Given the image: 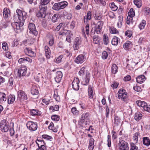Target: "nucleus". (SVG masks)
<instances>
[{
    "mask_svg": "<svg viewBox=\"0 0 150 150\" xmlns=\"http://www.w3.org/2000/svg\"><path fill=\"white\" fill-rule=\"evenodd\" d=\"M0 127L2 131L7 132L9 129L8 122L6 120H3L1 122Z\"/></svg>",
    "mask_w": 150,
    "mask_h": 150,
    "instance_id": "obj_1",
    "label": "nucleus"
},
{
    "mask_svg": "<svg viewBox=\"0 0 150 150\" xmlns=\"http://www.w3.org/2000/svg\"><path fill=\"white\" fill-rule=\"evenodd\" d=\"M118 98L124 102L127 101V93L124 90L120 89L118 92Z\"/></svg>",
    "mask_w": 150,
    "mask_h": 150,
    "instance_id": "obj_2",
    "label": "nucleus"
},
{
    "mask_svg": "<svg viewBox=\"0 0 150 150\" xmlns=\"http://www.w3.org/2000/svg\"><path fill=\"white\" fill-rule=\"evenodd\" d=\"M16 12L17 13L19 20L21 21H24L27 17V13L24 11H22L21 10L18 9Z\"/></svg>",
    "mask_w": 150,
    "mask_h": 150,
    "instance_id": "obj_3",
    "label": "nucleus"
},
{
    "mask_svg": "<svg viewBox=\"0 0 150 150\" xmlns=\"http://www.w3.org/2000/svg\"><path fill=\"white\" fill-rule=\"evenodd\" d=\"M40 10L36 14V16L38 17H40L42 18H45V13L47 9V6L42 7L40 6Z\"/></svg>",
    "mask_w": 150,
    "mask_h": 150,
    "instance_id": "obj_4",
    "label": "nucleus"
},
{
    "mask_svg": "<svg viewBox=\"0 0 150 150\" xmlns=\"http://www.w3.org/2000/svg\"><path fill=\"white\" fill-rule=\"evenodd\" d=\"M27 128L30 131H35L37 129L38 125L37 122L32 121H29L26 124Z\"/></svg>",
    "mask_w": 150,
    "mask_h": 150,
    "instance_id": "obj_5",
    "label": "nucleus"
},
{
    "mask_svg": "<svg viewBox=\"0 0 150 150\" xmlns=\"http://www.w3.org/2000/svg\"><path fill=\"white\" fill-rule=\"evenodd\" d=\"M18 99L20 101H23L27 99V97L25 92L22 90H19L17 92Z\"/></svg>",
    "mask_w": 150,
    "mask_h": 150,
    "instance_id": "obj_6",
    "label": "nucleus"
},
{
    "mask_svg": "<svg viewBox=\"0 0 150 150\" xmlns=\"http://www.w3.org/2000/svg\"><path fill=\"white\" fill-rule=\"evenodd\" d=\"M103 23V21H100L96 24L94 31L97 34H99L100 33L102 30Z\"/></svg>",
    "mask_w": 150,
    "mask_h": 150,
    "instance_id": "obj_7",
    "label": "nucleus"
},
{
    "mask_svg": "<svg viewBox=\"0 0 150 150\" xmlns=\"http://www.w3.org/2000/svg\"><path fill=\"white\" fill-rule=\"evenodd\" d=\"M90 114L88 112H86L82 114L81 117L79 120V123L80 124H83L85 122H87L89 120Z\"/></svg>",
    "mask_w": 150,
    "mask_h": 150,
    "instance_id": "obj_8",
    "label": "nucleus"
},
{
    "mask_svg": "<svg viewBox=\"0 0 150 150\" xmlns=\"http://www.w3.org/2000/svg\"><path fill=\"white\" fill-rule=\"evenodd\" d=\"M28 28L30 30L29 33L36 36L38 34V32L36 30L35 25L30 23L28 25Z\"/></svg>",
    "mask_w": 150,
    "mask_h": 150,
    "instance_id": "obj_9",
    "label": "nucleus"
},
{
    "mask_svg": "<svg viewBox=\"0 0 150 150\" xmlns=\"http://www.w3.org/2000/svg\"><path fill=\"white\" fill-rule=\"evenodd\" d=\"M81 44V40L79 37L75 38L74 44V50H77L79 48Z\"/></svg>",
    "mask_w": 150,
    "mask_h": 150,
    "instance_id": "obj_10",
    "label": "nucleus"
},
{
    "mask_svg": "<svg viewBox=\"0 0 150 150\" xmlns=\"http://www.w3.org/2000/svg\"><path fill=\"white\" fill-rule=\"evenodd\" d=\"M23 25V23H18L17 22H13L11 23V25L14 31L16 32H18V30H19L21 27Z\"/></svg>",
    "mask_w": 150,
    "mask_h": 150,
    "instance_id": "obj_11",
    "label": "nucleus"
},
{
    "mask_svg": "<svg viewBox=\"0 0 150 150\" xmlns=\"http://www.w3.org/2000/svg\"><path fill=\"white\" fill-rule=\"evenodd\" d=\"M27 69L25 66H21L18 69V75L19 77L24 76L26 73Z\"/></svg>",
    "mask_w": 150,
    "mask_h": 150,
    "instance_id": "obj_12",
    "label": "nucleus"
},
{
    "mask_svg": "<svg viewBox=\"0 0 150 150\" xmlns=\"http://www.w3.org/2000/svg\"><path fill=\"white\" fill-rule=\"evenodd\" d=\"M86 60L85 56L83 54L79 55L76 59L75 62L77 63H82Z\"/></svg>",
    "mask_w": 150,
    "mask_h": 150,
    "instance_id": "obj_13",
    "label": "nucleus"
},
{
    "mask_svg": "<svg viewBox=\"0 0 150 150\" xmlns=\"http://www.w3.org/2000/svg\"><path fill=\"white\" fill-rule=\"evenodd\" d=\"M79 81L78 78L74 79L72 83V86L73 89L77 91L79 89Z\"/></svg>",
    "mask_w": 150,
    "mask_h": 150,
    "instance_id": "obj_14",
    "label": "nucleus"
},
{
    "mask_svg": "<svg viewBox=\"0 0 150 150\" xmlns=\"http://www.w3.org/2000/svg\"><path fill=\"white\" fill-rule=\"evenodd\" d=\"M62 77V74L61 71H59L57 72L54 78L56 82L59 83L61 81Z\"/></svg>",
    "mask_w": 150,
    "mask_h": 150,
    "instance_id": "obj_15",
    "label": "nucleus"
},
{
    "mask_svg": "<svg viewBox=\"0 0 150 150\" xmlns=\"http://www.w3.org/2000/svg\"><path fill=\"white\" fill-rule=\"evenodd\" d=\"M133 44L132 42L127 41L123 45V47L126 50H129L132 46Z\"/></svg>",
    "mask_w": 150,
    "mask_h": 150,
    "instance_id": "obj_16",
    "label": "nucleus"
},
{
    "mask_svg": "<svg viewBox=\"0 0 150 150\" xmlns=\"http://www.w3.org/2000/svg\"><path fill=\"white\" fill-rule=\"evenodd\" d=\"M90 73L88 72H86L85 78L81 82V83L84 85H87L90 81Z\"/></svg>",
    "mask_w": 150,
    "mask_h": 150,
    "instance_id": "obj_17",
    "label": "nucleus"
},
{
    "mask_svg": "<svg viewBox=\"0 0 150 150\" xmlns=\"http://www.w3.org/2000/svg\"><path fill=\"white\" fill-rule=\"evenodd\" d=\"M24 52L26 54L31 57H35L36 55L31 48H26L24 50Z\"/></svg>",
    "mask_w": 150,
    "mask_h": 150,
    "instance_id": "obj_18",
    "label": "nucleus"
},
{
    "mask_svg": "<svg viewBox=\"0 0 150 150\" xmlns=\"http://www.w3.org/2000/svg\"><path fill=\"white\" fill-rule=\"evenodd\" d=\"M119 148L129 149L128 143L122 140L119 143Z\"/></svg>",
    "mask_w": 150,
    "mask_h": 150,
    "instance_id": "obj_19",
    "label": "nucleus"
},
{
    "mask_svg": "<svg viewBox=\"0 0 150 150\" xmlns=\"http://www.w3.org/2000/svg\"><path fill=\"white\" fill-rule=\"evenodd\" d=\"M91 11L88 12L87 15L85 16L84 18V21L85 24H88V20L91 19Z\"/></svg>",
    "mask_w": 150,
    "mask_h": 150,
    "instance_id": "obj_20",
    "label": "nucleus"
},
{
    "mask_svg": "<svg viewBox=\"0 0 150 150\" xmlns=\"http://www.w3.org/2000/svg\"><path fill=\"white\" fill-rule=\"evenodd\" d=\"M120 40L119 38L116 36H114L112 40L111 44L114 46H116L117 45L119 42H120Z\"/></svg>",
    "mask_w": 150,
    "mask_h": 150,
    "instance_id": "obj_21",
    "label": "nucleus"
},
{
    "mask_svg": "<svg viewBox=\"0 0 150 150\" xmlns=\"http://www.w3.org/2000/svg\"><path fill=\"white\" fill-rule=\"evenodd\" d=\"M45 56L47 59H49L50 57L51 51L49 47L47 46H45Z\"/></svg>",
    "mask_w": 150,
    "mask_h": 150,
    "instance_id": "obj_22",
    "label": "nucleus"
},
{
    "mask_svg": "<svg viewBox=\"0 0 150 150\" xmlns=\"http://www.w3.org/2000/svg\"><path fill=\"white\" fill-rule=\"evenodd\" d=\"M71 33V32L70 30H61L59 33V35H62V36H65L66 37L67 36Z\"/></svg>",
    "mask_w": 150,
    "mask_h": 150,
    "instance_id": "obj_23",
    "label": "nucleus"
},
{
    "mask_svg": "<svg viewBox=\"0 0 150 150\" xmlns=\"http://www.w3.org/2000/svg\"><path fill=\"white\" fill-rule=\"evenodd\" d=\"M145 78L143 75L139 76L136 78L137 82L139 83H142L145 81Z\"/></svg>",
    "mask_w": 150,
    "mask_h": 150,
    "instance_id": "obj_24",
    "label": "nucleus"
},
{
    "mask_svg": "<svg viewBox=\"0 0 150 150\" xmlns=\"http://www.w3.org/2000/svg\"><path fill=\"white\" fill-rule=\"evenodd\" d=\"M15 96L13 95H10L8 98V102L9 104L13 103L15 101Z\"/></svg>",
    "mask_w": 150,
    "mask_h": 150,
    "instance_id": "obj_25",
    "label": "nucleus"
},
{
    "mask_svg": "<svg viewBox=\"0 0 150 150\" xmlns=\"http://www.w3.org/2000/svg\"><path fill=\"white\" fill-rule=\"evenodd\" d=\"M94 140L93 138H91L89 140V145L88 148L89 150H93V149L94 145Z\"/></svg>",
    "mask_w": 150,
    "mask_h": 150,
    "instance_id": "obj_26",
    "label": "nucleus"
},
{
    "mask_svg": "<svg viewBox=\"0 0 150 150\" xmlns=\"http://www.w3.org/2000/svg\"><path fill=\"white\" fill-rule=\"evenodd\" d=\"M31 93L33 95H37L38 93V91L36 86H33L31 89Z\"/></svg>",
    "mask_w": 150,
    "mask_h": 150,
    "instance_id": "obj_27",
    "label": "nucleus"
},
{
    "mask_svg": "<svg viewBox=\"0 0 150 150\" xmlns=\"http://www.w3.org/2000/svg\"><path fill=\"white\" fill-rule=\"evenodd\" d=\"M142 115L141 113L139 112H136L134 115V118L137 121L140 120L142 117Z\"/></svg>",
    "mask_w": 150,
    "mask_h": 150,
    "instance_id": "obj_28",
    "label": "nucleus"
},
{
    "mask_svg": "<svg viewBox=\"0 0 150 150\" xmlns=\"http://www.w3.org/2000/svg\"><path fill=\"white\" fill-rule=\"evenodd\" d=\"M88 89V93L89 98L91 99L93 98V91L91 85H89Z\"/></svg>",
    "mask_w": 150,
    "mask_h": 150,
    "instance_id": "obj_29",
    "label": "nucleus"
},
{
    "mask_svg": "<svg viewBox=\"0 0 150 150\" xmlns=\"http://www.w3.org/2000/svg\"><path fill=\"white\" fill-rule=\"evenodd\" d=\"M6 100V94L4 93H0V103H3Z\"/></svg>",
    "mask_w": 150,
    "mask_h": 150,
    "instance_id": "obj_30",
    "label": "nucleus"
},
{
    "mask_svg": "<svg viewBox=\"0 0 150 150\" xmlns=\"http://www.w3.org/2000/svg\"><path fill=\"white\" fill-rule=\"evenodd\" d=\"M140 136V134L139 132H136L133 134V139L135 142L134 144L137 143L138 140V137Z\"/></svg>",
    "mask_w": 150,
    "mask_h": 150,
    "instance_id": "obj_31",
    "label": "nucleus"
},
{
    "mask_svg": "<svg viewBox=\"0 0 150 150\" xmlns=\"http://www.w3.org/2000/svg\"><path fill=\"white\" fill-rule=\"evenodd\" d=\"M143 142L144 144L147 146L150 145V140L148 137H143Z\"/></svg>",
    "mask_w": 150,
    "mask_h": 150,
    "instance_id": "obj_32",
    "label": "nucleus"
},
{
    "mask_svg": "<svg viewBox=\"0 0 150 150\" xmlns=\"http://www.w3.org/2000/svg\"><path fill=\"white\" fill-rule=\"evenodd\" d=\"M36 142L38 147H41L42 146H46L45 145V144L43 140L37 139L36 141Z\"/></svg>",
    "mask_w": 150,
    "mask_h": 150,
    "instance_id": "obj_33",
    "label": "nucleus"
},
{
    "mask_svg": "<svg viewBox=\"0 0 150 150\" xmlns=\"http://www.w3.org/2000/svg\"><path fill=\"white\" fill-rule=\"evenodd\" d=\"M30 114L32 116H35L40 115L41 112L40 111H38L37 110L33 109L30 111Z\"/></svg>",
    "mask_w": 150,
    "mask_h": 150,
    "instance_id": "obj_34",
    "label": "nucleus"
},
{
    "mask_svg": "<svg viewBox=\"0 0 150 150\" xmlns=\"http://www.w3.org/2000/svg\"><path fill=\"white\" fill-rule=\"evenodd\" d=\"M9 11L7 8H4L3 11V16L5 18H7L9 16L10 14L9 13Z\"/></svg>",
    "mask_w": 150,
    "mask_h": 150,
    "instance_id": "obj_35",
    "label": "nucleus"
},
{
    "mask_svg": "<svg viewBox=\"0 0 150 150\" xmlns=\"http://www.w3.org/2000/svg\"><path fill=\"white\" fill-rule=\"evenodd\" d=\"M95 3L98 4L101 6H105L106 5V3L104 0H94Z\"/></svg>",
    "mask_w": 150,
    "mask_h": 150,
    "instance_id": "obj_36",
    "label": "nucleus"
},
{
    "mask_svg": "<svg viewBox=\"0 0 150 150\" xmlns=\"http://www.w3.org/2000/svg\"><path fill=\"white\" fill-rule=\"evenodd\" d=\"M103 40L104 44L105 45H107L109 42L108 38L107 35L105 34L103 35Z\"/></svg>",
    "mask_w": 150,
    "mask_h": 150,
    "instance_id": "obj_37",
    "label": "nucleus"
},
{
    "mask_svg": "<svg viewBox=\"0 0 150 150\" xmlns=\"http://www.w3.org/2000/svg\"><path fill=\"white\" fill-rule=\"evenodd\" d=\"M120 117L117 115H115L114 118V124L116 125H117L120 124Z\"/></svg>",
    "mask_w": 150,
    "mask_h": 150,
    "instance_id": "obj_38",
    "label": "nucleus"
},
{
    "mask_svg": "<svg viewBox=\"0 0 150 150\" xmlns=\"http://www.w3.org/2000/svg\"><path fill=\"white\" fill-rule=\"evenodd\" d=\"M61 9H63L65 8L68 4V3L66 1H64L59 3Z\"/></svg>",
    "mask_w": 150,
    "mask_h": 150,
    "instance_id": "obj_39",
    "label": "nucleus"
},
{
    "mask_svg": "<svg viewBox=\"0 0 150 150\" xmlns=\"http://www.w3.org/2000/svg\"><path fill=\"white\" fill-rule=\"evenodd\" d=\"M109 6L111 9L113 11H116L118 8L117 6L115 5V3L113 2L110 3L109 4Z\"/></svg>",
    "mask_w": 150,
    "mask_h": 150,
    "instance_id": "obj_40",
    "label": "nucleus"
},
{
    "mask_svg": "<svg viewBox=\"0 0 150 150\" xmlns=\"http://www.w3.org/2000/svg\"><path fill=\"white\" fill-rule=\"evenodd\" d=\"M112 72L113 74H115L117 70V67L115 64H113L112 66Z\"/></svg>",
    "mask_w": 150,
    "mask_h": 150,
    "instance_id": "obj_41",
    "label": "nucleus"
},
{
    "mask_svg": "<svg viewBox=\"0 0 150 150\" xmlns=\"http://www.w3.org/2000/svg\"><path fill=\"white\" fill-rule=\"evenodd\" d=\"M50 1V0H41L40 6H42V7L45 6V5L48 4Z\"/></svg>",
    "mask_w": 150,
    "mask_h": 150,
    "instance_id": "obj_42",
    "label": "nucleus"
},
{
    "mask_svg": "<svg viewBox=\"0 0 150 150\" xmlns=\"http://www.w3.org/2000/svg\"><path fill=\"white\" fill-rule=\"evenodd\" d=\"M134 3L138 8H140L142 5L141 1L140 0H134Z\"/></svg>",
    "mask_w": 150,
    "mask_h": 150,
    "instance_id": "obj_43",
    "label": "nucleus"
},
{
    "mask_svg": "<svg viewBox=\"0 0 150 150\" xmlns=\"http://www.w3.org/2000/svg\"><path fill=\"white\" fill-rule=\"evenodd\" d=\"M59 3H55L53 6L52 8L55 10H59L61 9Z\"/></svg>",
    "mask_w": 150,
    "mask_h": 150,
    "instance_id": "obj_44",
    "label": "nucleus"
},
{
    "mask_svg": "<svg viewBox=\"0 0 150 150\" xmlns=\"http://www.w3.org/2000/svg\"><path fill=\"white\" fill-rule=\"evenodd\" d=\"M110 32L112 34H117L118 33V31L116 28L113 27H111L110 28Z\"/></svg>",
    "mask_w": 150,
    "mask_h": 150,
    "instance_id": "obj_45",
    "label": "nucleus"
},
{
    "mask_svg": "<svg viewBox=\"0 0 150 150\" xmlns=\"http://www.w3.org/2000/svg\"><path fill=\"white\" fill-rule=\"evenodd\" d=\"M132 18L133 17L128 15L126 21L127 24L129 25L130 23H132Z\"/></svg>",
    "mask_w": 150,
    "mask_h": 150,
    "instance_id": "obj_46",
    "label": "nucleus"
},
{
    "mask_svg": "<svg viewBox=\"0 0 150 150\" xmlns=\"http://www.w3.org/2000/svg\"><path fill=\"white\" fill-rule=\"evenodd\" d=\"M118 22L117 23V25L119 27H121L122 24L123 20V17L122 16H119L118 17Z\"/></svg>",
    "mask_w": 150,
    "mask_h": 150,
    "instance_id": "obj_47",
    "label": "nucleus"
},
{
    "mask_svg": "<svg viewBox=\"0 0 150 150\" xmlns=\"http://www.w3.org/2000/svg\"><path fill=\"white\" fill-rule=\"evenodd\" d=\"M146 24V22L145 21L143 20L141 23L139 25V27L140 29L142 30L144 29Z\"/></svg>",
    "mask_w": 150,
    "mask_h": 150,
    "instance_id": "obj_48",
    "label": "nucleus"
},
{
    "mask_svg": "<svg viewBox=\"0 0 150 150\" xmlns=\"http://www.w3.org/2000/svg\"><path fill=\"white\" fill-rule=\"evenodd\" d=\"M130 150H139L138 147L136 146L135 144L133 143H131L130 144Z\"/></svg>",
    "mask_w": 150,
    "mask_h": 150,
    "instance_id": "obj_49",
    "label": "nucleus"
},
{
    "mask_svg": "<svg viewBox=\"0 0 150 150\" xmlns=\"http://www.w3.org/2000/svg\"><path fill=\"white\" fill-rule=\"evenodd\" d=\"M85 71V67H83L79 71V74L80 76H83Z\"/></svg>",
    "mask_w": 150,
    "mask_h": 150,
    "instance_id": "obj_50",
    "label": "nucleus"
},
{
    "mask_svg": "<svg viewBox=\"0 0 150 150\" xmlns=\"http://www.w3.org/2000/svg\"><path fill=\"white\" fill-rule=\"evenodd\" d=\"M128 15L132 17H134L135 16V12L134 9L131 8H130L129 12L128 13Z\"/></svg>",
    "mask_w": 150,
    "mask_h": 150,
    "instance_id": "obj_51",
    "label": "nucleus"
},
{
    "mask_svg": "<svg viewBox=\"0 0 150 150\" xmlns=\"http://www.w3.org/2000/svg\"><path fill=\"white\" fill-rule=\"evenodd\" d=\"M42 137L44 139L46 140H51L52 139V137L50 136L47 134H44L42 136Z\"/></svg>",
    "mask_w": 150,
    "mask_h": 150,
    "instance_id": "obj_52",
    "label": "nucleus"
},
{
    "mask_svg": "<svg viewBox=\"0 0 150 150\" xmlns=\"http://www.w3.org/2000/svg\"><path fill=\"white\" fill-rule=\"evenodd\" d=\"M71 111L72 113L74 115H77L79 113V111L77 110L76 108L75 107L72 108Z\"/></svg>",
    "mask_w": 150,
    "mask_h": 150,
    "instance_id": "obj_53",
    "label": "nucleus"
},
{
    "mask_svg": "<svg viewBox=\"0 0 150 150\" xmlns=\"http://www.w3.org/2000/svg\"><path fill=\"white\" fill-rule=\"evenodd\" d=\"M132 31L129 30H127L125 33V35L129 38H130L132 36Z\"/></svg>",
    "mask_w": 150,
    "mask_h": 150,
    "instance_id": "obj_54",
    "label": "nucleus"
},
{
    "mask_svg": "<svg viewBox=\"0 0 150 150\" xmlns=\"http://www.w3.org/2000/svg\"><path fill=\"white\" fill-rule=\"evenodd\" d=\"M58 18V15L56 14H55L52 17V21L53 22L55 23L57 21Z\"/></svg>",
    "mask_w": 150,
    "mask_h": 150,
    "instance_id": "obj_55",
    "label": "nucleus"
},
{
    "mask_svg": "<svg viewBox=\"0 0 150 150\" xmlns=\"http://www.w3.org/2000/svg\"><path fill=\"white\" fill-rule=\"evenodd\" d=\"M51 118L52 120L56 121H59L60 119L59 116L56 115H52Z\"/></svg>",
    "mask_w": 150,
    "mask_h": 150,
    "instance_id": "obj_56",
    "label": "nucleus"
},
{
    "mask_svg": "<svg viewBox=\"0 0 150 150\" xmlns=\"http://www.w3.org/2000/svg\"><path fill=\"white\" fill-rule=\"evenodd\" d=\"M108 56V53L106 51H104L102 53V58L103 59H106Z\"/></svg>",
    "mask_w": 150,
    "mask_h": 150,
    "instance_id": "obj_57",
    "label": "nucleus"
},
{
    "mask_svg": "<svg viewBox=\"0 0 150 150\" xmlns=\"http://www.w3.org/2000/svg\"><path fill=\"white\" fill-rule=\"evenodd\" d=\"M94 43L95 44H98L99 43V39L97 36L95 35L94 36L93 38Z\"/></svg>",
    "mask_w": 150,
    "mask_h": 150,
    "instance_id": "obj_58",
    "label": "nucleus"
},
{
    "mask_svg": "<svg viewBox=\"0 0 150 150\" xmlns=\"http://www.w3.org/2000/svg\"><path fill=\"white\" fill-rule=\"evenodd\" d=\"M54 43V39L52 36H51L50 37L49 41V44L50 46L53 45Z\"/></svg>",
    "mask_w": 150,
    "mask_h": 150,
    "instance_id": "obj_59",
    "label": "nucleus"
},
{
    "mask_svg": "<svg viewBox=\"0 0 150 150\" xmlns=\"http://www.w3.org/2000/svg\"><path fill=\"white\" fill-rule=\"evenodd\" d=\"M13 79L12 77H11L9 79L8 84L9 86H11L13 84Z\"/></svg>",
    "mask_w": 150,
    "mask_h": 150,
    "instance_id": "obj_60",
    "label": "nucleus"
},
{
    "mask_svg": "<svg viewBox=\"0 0 150 150\" xmlns=\"http://www.w3.org/2000/svg\"><path fill=\"white\" fill-rule=\"evenodd\" d=\"M7 44L6 42H4L2 43V48L3 50L4 51H6L8 49V47L7 46Z\"/></svg>",
    "mask_w": 150,
    "mask_h": 150,
    "instance_id": "obj_61",
    "label": "nucleus"
},
{
    "mask_svg": "<svg viewBox=\"0 0 150 150\" xmlns=\"http://www.w3.org/2000/svg\"><path fill=\"white\" fill-rule=\"evenodd\" d=\"M108 138V139L107 140V142H108L107 145L108 147H110L111 146V136L110 135H108L107 136Z\"/></svg>",
    "mask_w": 150,
    "mask_h": 150,
    "instance_id": "obj_62",
    "label": "nucleus"
},
{
    "mask_svg": "<svg viewBox=\"0 0 150 150\" xmlns=\"http://www.w3.org/2000/svg\"><path fill=\"white\" fill-rule=\"evenodd\" d=\"M133 88L135 91L137 92H139L141 90V87L137 85L134 86Z\"/></svg>",
    "mask_w": 150,
    "mask_h": 150,
    "instance_id": "obj_63",
    "label": "nucleus"
},
{
    "mask_svg": "<svg viewBox=\"0 0 150 150\" xmlns=\"http://www.w3.org/2000/svg\"><path fill=\"white\" fill-rule=\"evenodd\" d=\"M72 34L71 33L70 34L67 36H66V40L69 43L71 42V38Z\"/></svg>",
    "mask_w": 150,
    "mask_h": 150,
    "instance_id": "obj_64",
    "label": "nucleus"
}]
</instances>
